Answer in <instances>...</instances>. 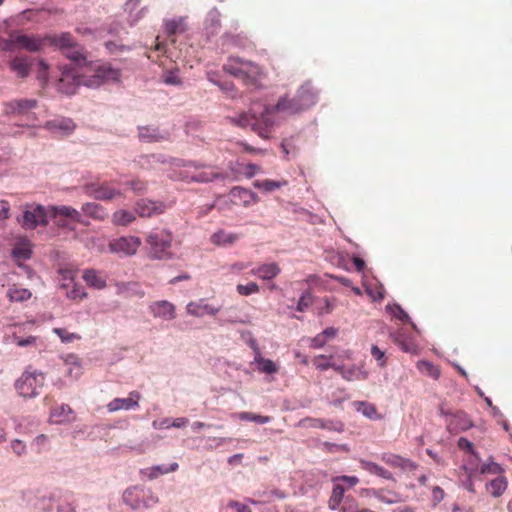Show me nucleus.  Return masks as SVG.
Masks as SVG:
<instances>
[{"instance_id": "nucleus-1", "label": "nucleus", "mask_w": 512, "mask_h": 512, "mask_svg": "<svg viewBox=\"0 0 512 512\" xmlns=\"http://www.w3.org/2000/svg\"><path fill=\"white\" fill-rule=\"evenodd\" d=\"M63 55L72 61L74 66L62 67L61 77L59 79V90L67 95L76 93L77 87L83 85L89 88L100 86L105 81H118L121 73L118 69L112 68L109 64L98 65L91 70L93 75L87 76L80 74L77 68L88 65L86 50L77 41L75 47H71L63 52Z\"/></svg>"}, {"instance_id": "nucleus-2", "label": "nucleus", "mask_w": 512, "mask_h": 512, "mask_svg": "<svg viewBox=\"0 0 512 512\" xmlns=\"http://www.w3.org/2000/svg\"><path fill=\"white\" fill-rule=\"evenodd\" d=\"M264 109L259 116L255 112H242L235 116H228L227 120L235 126L241 128L251 127V130L257 133L261 138H269L271 128L274 126L275 121L267 116Z\"/></svg>"}, {"instance_id": "nucleus-3", "label": "nucleus", "mask_w": 512, "mask_h": 512, "mask_svg": "<svg viewBox=\"0 0 512 512\" xmlns=\"http://www.w3.org/2000/svg\"><path fill=\"white\" fill-rule=\"evenodd\" d=\"M223 69L248 86L256 85L262 76V69L259 65L238 57H230Z\"/></svg>"}, {"instance_id": "nucleus-4", "label": "nucleus", "mask_w": 512, "mask_h": 512, "mask_svg": "<svg viewBox=\"0 0 512 512\" xmlns=\"http://www.w3.org/2000/svg\"><path fill=\"white\" fill-rule=\"evenodd\" d=\"M38 106L36 99L18 98L3 103L2 113L10 118L21 121L19 126H30V122L35 121L36 117L33 112Z\"/></svg>"}, {"instance_id": "nucleus-5", "label": "nucleus", "mask_w": 512, "mask_h": 512, "mask_svg": "<svg viewBox=\"0 0 512 512\" xmlns=\"http://www.w3.org/2000/svg\"><path fill=\"white\" fill-rule=\"evenodd\" d=\"M173 235L167 229H153L146 237L149 246L148 256L153 260H168L171 258L170 251Z\"/></svg>"}, {"instance_id": "nucleus-6", "label": "nucleus", "mask_w": 512, "mask_h": 512, "mask_svg": "<svg viewBox=\"0 0 512 512\" xmlns=\"http://www.w3.org/2000/svg\"><path fill=\"white\" fill-rule=\"evenodd\" d=\"M122 501L132 510L149 509L159 501L150 488L143 485H133L126 488L122 494Z\"/></svg>"}, {"instance_id": "nucleus-7", "label": "nucleus", "mask_w": 512, "mask_h": 512, "mask_svg": "<svg viewBox=\"0 0 512 512\" xmlns=\"http://www.w3.org/2000/svg\"><path fill=\"white\" fill-rule=\"evenodd\" d=\"M219 177L220 174L217 173L212 167L198 165L194 162L184 163L181 169L178 171V178L187 183H207Z\"/></svg>"}, {"instance_id": "nucleus-8", "label": "nucleus", "mask_w": 512, "mask_h": 512, "mask_svg": "<svg viewBox=\"0 0 512 512\" xmlns=\"http://www.w3.org/2000/svg\"><path fill=\"white\" fill-rule=\"evenodd\" d=\"M45 374L41 371L23 372L21 377L15 382V389L19 395L25 398H35L40 394L39 389L44 386Z\"/></svg>"}, {"instance_id": "nucleus-9", "label": "nucleus", "mask_w": 512, "mask_h": 512, "mask_svg": "<svg viewBox=\"0 0 512 512\" xmlns=\"http://www.w3.org/2000/svg\"><path fill=\"white\" fill-rule=\"evenodd\" d=\"M50 217L49 209L40 204H26L23 210L22 226L25 229H34L38 225L46 226Z\"/></svg>"}, {"instance_id": "nucleus-10", "label": "nucleus", "mask_w": 512, "mask_h": 512, "mask_svg": "<svg viewBox=\"0 0 512 512\" xmlns=\"http://www.w3.org/2000/svg\"><path fill=\"white\" fill-rule=\"evenodd\" d=\"M141 244L142 241L139 237L128 235L111 240L108 249L113 254L126 257L136 254Z\"/></svg>"}, {"instance_id": "nucleus-11", "label": "nucleus", "mask_w": 512, "mask_h": 512, "mask_svg": "<svg viewBox=\"0 0 512 512\" xmlns=\"http://www.w3.org/2000/svg\"><path fill=\"white\" fill-rule=\"evenodd\" d=\"M268 117H271L275 121V115L291 116L304 111L298 101L294 97L283 96L273 106L265 107Z\"/></svg>"}, {"instance_id": "nucleus-12", "label": "nucleus", "mask_w": 512, "mask_h": 512, "mask_svg": "<svg viewBox=\"0 0 512 512\" xmlns=\"http://www.w3.org/2000/svg\"><path fill=\"white\" fill-rule=\"evenodd\" d=\"M84 189L87 195L102 201H111L123 196V193L109 182L90 183L85 185Z\"/></svg>"}, {"instance_id": "nucleus-13", "label": "nucleus", "mask_w": 512, "mask_h": 512, "mask_svg": "<svg viewBox=\"0 0 512 512\" xmlns=\"http://www.w3.org/2000/svg\"><path fill=\"white\" fill-rule=\"evenodd\" d=\"M310 308L317 311L318 315L322 316L324 315L323 309L325 308L326 313H328L333 309V304L327 297L314 299L309 292H306L300 297L297 310L303 312Z\"/></svg>"}, {"instance_id": "nucleus-14", "label": "nucleus", "mask_w": 512, "mask_h": 512, "mask_svg": "<svg viewBox=\"0 0 512 512\" xmlns=\"http://www.w3.org/2000/svg\"><path fill=\"white\" fill-rule=\"evenodd\" d=\"M13 44L30 52H37L46 46V35H17L12 39Z\"/></svg>"}, {"instance_id": "nucleus-15", "label": "nucleus", "mask_w": 512, "mask_h": 512, "mask_svg": "<svg viewBox=\"0 0 512 512\" xmlns=\"http://www.w3.org/2000/svg\"><path fill=\"white\" fill-rule=\"evenodd\" d=\"M167 206L163 202L141 199L136 202L135 211L140 217H152L165 212Z\"/></svg>"}, {"instance_id": "nucleus-16", "label": "nucleus", "mask_w": 512, "mask_h": 512, "mask_svg": "<svg viewBox=\"0 0 512 512\" xmlns=\"http://www.w3.org/2000/svg\"><path fill=\"white\" fill-rule=\"evenodd\" d=\"M229 196L234 204L245 207L259 202V197L255 192L241 186L233 187L229 192Z\"/></svg>"}, {"instance_id": "nucleus-17", "label": "nucleus", "mask_w": 512, "mask_h": 512, "mask_svg": "<svg viewBox=\"0 0 512 512\" xmlns=\"http://www.w3.org/2000/svg\"><path fill=\"white\" fill-rule=\"evenodd\" d=\"M303 427L321 428L336 432L344 431V423L340 420H326L321 418L306 417L300 421Z\"/></svg>"}, {"instance_id": "nucleus-18", "label": "nucleus", "mask_w": 512, "mask_h": 512, "mask_svg": "<svg viewBox=\"0 0 512 512\" xmlns=\"http://www.w3.org/2000/svg\"><path fill=\"white\" fill-rule=\"evenodd\" d=\"M76 39L70 32H62L59 34H46V46H52L60 50L62 53L75 47Z\"/></svg>"}, {"instance_id": "nucleus-19", "label": "nucleus", "mask_w": 512, "mask_h": 512, "mask_svg": "<svg viewBox=\"0 0 512 512\" xmlns=\"http://www.w3.org/2000/svg\"><path fill=\"white\" fill-rule=\"evenodd\" d=\"M44 128L57 135L68 136L74 132L76 125L70 118H56L47 121Z\"/></svg>"}, {"instance_id": "nucleus-20", "label": "nucleus", "mask_w": 512, "mask_h": 512, "mask_svg": "<svg viewBox=\"0 0 512 512\" xmlns=\"http://www.w3.org/2000/svg\"><path fill=\"white\" fill-rule=\"evenodd\" d=\"M138 137L141 142L154 143L168 140L169 133L160 131L159 128L155 126H139Z\"/></svg>"}, {"instance_id": "nucleus-21", "label": "nucleus", "mask_w": 512, "mask_h": 512, "mask_svg": "<svg viewBox=\"0 0 512 512\" xmlns=\"http://www.w3.org/2000/svg\"><path fill=\"white\" fill-rule=\"evenodd\" d=\"M140 394L137 391L129 393L127 398H114L108 405L109 412H115L118 410H133L139 406Z\"/></svg>"}, {"instance_id": "nucleus-22", "label": "nucleus", "mask_w": 512, "mask_h": 512, "mask_svg": "<svg viewBox=\"0 0 512 512\" xmlns=\"http://www.w3.org/2000/svg\"><path fill=\"white\" fill-rule=\"evenodd\" d=\"M390 337L404 352L413 353L416 351L412 333L408 329L401 328L396 332H390Z\"/></svg>"}, {"instance_id": "nucleus-23", "label": "nucleus", "mask_w": 512, "mask_h": 512, "mask_svg": "<svg viewBox=\"0 0 512 512\" xmlns=\"http://www.w3.org/2000/svg\"><path fill=\"white\" fill-rule=\"evenodd\" d=\"M164 27L168 40L171 44H175L176 36L185 33L187 30L186 18L179 17L176 19L166 20Z\"/></svg>"}, {"instance_id": "nucleus-24", "label": "nucleus", "mask_w": 512, "mask_h": 512, "mask_svg": "<svg viewBox=\"0 0 512 512\" xmlns=\"http://www.w3.org/2000/svg\"><path fill=\"white\" fill-rule=\"evenodd\" d=\"M73 272L70 270L63 271L64 279H69V283L62 284V288L66 290V296L72 300H82L87 296L84 288L81 285H77L73 280Z\"/></svg>"}, {"instance_id": "nucleus-25", "label": "nucleus", "mask_w": 512, "mask_h": 512, "mask_svg": "<svg viewBox=\"0 0 512 512\" xmlns=\"http://www.w3.org/2000/svg\"><path fill=\"white\" fill-rule=\"evenodd\" d=\"M295 98L302 109L306 110L316 103V92L310 83H305L298 89Z\"/></svg>"}, {"instance_id": "nucleus-26", "label": "nucleus", "mask_w": 512, "mask_h": 512, "mask_svg": "<svg viewBox=\"0 0 512 512\" xmlns=\"http://www.w3.org/2000/svg\"><path fill=\"white\" fill-rule=\"evenodd\" d=\"M280 272L281 268L275 262L260 264L250 271L252 275L258 276L260 279L263 280L274 279L280 274Z\"/></svg>"}, {"instance_id": "nucleus-27", "label": "nucleus", "mask_w": 512, "mask_h": 512, "mask_svg": "<svg viewBox=\"0 0 512 512\" xmlns=\"http://www.w3.org/2000/svg\"><path fill=\"white\" fill-rule=\"evenodd\" d=\"M151 311L156 318L173 319L175 318L174 305L168 301H157L151 305Z\"/></svg>"}, {"instance_id": "nucleus-28", "label": "nucleus", "mask_w": 512, "mask_h": 512, "mask_svg": "<svg viewBox=\"0 0 512 512\" xmlns=\"http://www.w3.org/2000/svg\"><path fill=\"white\" fill-rule=\"evenodd\" d=\"M82 278L90 287L95 289H103L106 287V276L103 272L95 269H86Z\"/></svg>"}, {"instance_id": "nucleus-29", "label": "nucleus", "mask_w": 512, "mask_h": 512, "mask_svg": "<svg viewBox=\"0 0 512 512\" xmlns=\"http://www.w3.org/2000/svg\"><path fill=\"white\" fill-rule=\"evenodd\" d=\"M50 217L57 218L58 216H62L68 218L74 222L81 221V214L79 211L70 206H51L49 207Z\"/></svg>"}, {"instance_id": "nucleus-30", "label": "nucleus", "mask_w": 512, "mask_h": 512, "mask_svg": "<svg viewBox=\"0 0 512 512\" xmlns=\"http://www.w3.org/2000/svg\"><path fill=\"white\" fill-rule=\"evenodd\" d=\"M210 239L217 246H231L240 239V235L225 230H218L211 235Z\"/></svg>"}, {"instance_id": "nucleus-31", "label": "nucleus", "mask_w": 512, "mask_h": 512, "mask_svg": "<svg viewBox=\"0 0 512 512\" xmlns=\"http://www.w3.org/2000/svg\"><path fill=\"white\" fill-rule=\"evenodd\" d=\"M56 503V496L53 493H46L39 496H35L32 506L38 510L43 512H50L53 509L54 504Z\"/></svg>"}, {"instance_id": "nucleus-32", "label": "nucleus", "mask_w": 512, "mask_h": 512, "mask_svg": "<svg viewBox=\"0 0 512 512\" xmlns=\"http://www.w3.org/2000/svg\"><path fill=\"white\" fill-rule=\"evenodd\" d=\"M82 211L89 217L103 221L107 218V210L100 204L95 202H88L83 204Z\"/></svg>"}, {"instance_id": "nucleus-33", "label": "nucleus", "mask_w": 512, "mask_h": 512, "mask_svg": "<svg viewBox=\"0 0 512 512\" xmlns=\"http://www.w3.org/2000/svg\"><path fill=\"white\" fill-rule=\"evenodd\" d=\"M12 256L15 258L19 267L25 269L26 272L28 273V276L30 277L31 276L30 268L28 266H25V265L19 263L20 260H26L31 257V249H30L29 245L26 243L17 244L12 250Z\"/></svg>"}, {"instance_id": "nucleus-34", "label": "nucleus", "mask_w": 512, "mask_h": 512, "mask_svg": "<svg viewBox=\"0 0 512 512\" xmlns=\"http://www.w3.org/2000/svg\"><path fill=\"white\" fill-rule=\"evenodd\" d=\"M136 220L135 213L125 209L116 210L111 221L115 226H128Z\"/></svg>"}, {"instance_id": "nucleus-35", "label": "nucleus", "mask_w": 512, "mask_h": 512, "mask_svg": "<svg viewBox=\"0 0 512 512\" xmlns=\"http://www.w3.org/2000/svg\"><path fill=\"white\" fill-rule=\"evenodd\" d=\"M254 362L262 373L274 374L278 371L277 365L272 360L264 358L261 351L254 355Z\"/></svg>"}, {"instance_id": "nucleus-36", "label": "nucleus", "mask_w": 512, "mask_h": 512, "mask_svg": "<svg viewBox=\"0 0 512 512\" xmlns=\"http://www.w3.org/2000/svg\"><path fill=\"white\" fill-rule=\"evenodd\" d=\"M353 405L355 406L358 412L362 413V415L367 417L368 419L374 420L380 418L374 404L365 401H355Z\"/></svg>"}, {"instance_id": "nucleus-37", "label": "nucleus", "mask_w": 512, "mask_h": 512, "mask_svg": "<svg viewBox=\"0 0 512 512\" xmlns=\"http://www.w3.org/2000/svg\"><path fill=\"white\" fill-rule=\"evenodd\" d=\"M10 66L13 71L17 73L19 77H26L30 72V62L26 57H16L14 58Z\"/></svg>"}, {"instance_id": "nucleus-38", "label": "nucleus", "mask_w": 512, "mask_h": 512, "mask_svg": "<svg viewBox=\"0 0 512 512\" xmlns=\"http://www.w3.org/2000/svg\"><path fill=\"white\" fill-rule=\"evenodd\" d=\"M507 488V481L505 477H496L486 484V489L493 497H499Z\"/></svg>"}, {"instance_id": "nucleus-39", "label": "nucleus", "mask_w": 512, "mask_h": 512, "mask_svg": "<svg viewBox=\"0 0 512 512\" xmlns=\"http://www.w3.org/2000/svg\"><path fill=\"white\" fill-rule=\"evenodd\" d=\"M337 482L338 481L334 482L332 494L328 501L331 510H336L344 498L345 488Z\"/></svg>"}, {"instance_id": "nucleus-40", "label": "nucleus", "mask_w": 512, "mask_h": 512, "mask_svg": "<svg viewBox=\"0 0 512 512\" xmlns=\"http://www.w3.org/2000/svg\"><path fill=\"white\" fill-rule=\"evenodd\" d=\"M457 446L459 449L463 450L465 453H468L471 455V464H475L478 461H480V455L475 450L474 444L468 440L466 437H460L457 441Z\"/></svg>"}, {"instance_id": "nucleus-41", "label": "nucleus", "mask_w": 512, "mask_h": 512, "mask_svg": "<svg viewBox=\"0 0 512 512\" xmlns=\"http://www.w3.org/2000/svg\"><path fill=\"white\" fill-rule=\"evenodd\" d=\"M287 185V181H274L270 179L265 180H256L253 182V186L257 189H260L264 192H272L276 189H279L283 186Z\"/></svg>"}, {"instance_id": "nucleus-42", "label": "nucleus", "mask_w": 512, "mask_h": 512, "mask_svg": "<svg viewBox=\"0 0 512 512\" xmlns=\"http://www.w3.org/2000/svg\"><path fill=\"white\" fill-rule=\"evenodd\" d=\"M363 468L371 474L380 476L384 479L392 480V473L388 470L384 469L382 466L371 462V461H362Z\"/></svg>"}, {"instance_id": "nucleus-43", "label": "nucleus", "mask_w": 512, "mask_h": 512, "mask_svg": "<svg viewBox=\"0 0 512 512\" xmlns=\"http://www.w3.org/2000/svg\"><path fill=\"white\" fill-rule=\"evenodd\" d=\"M7 296L11 301L22 302L28 300L32 296V293L26 288L14 285L8 289Z\"/></svg>"}, {"instance_id": "nucleus-44", "label": "nucleus", "mask_w": 512, "mask_h": 512, "mask_svg": "<svg viewBox=\"0 0 512 512\" xmlns=\"http://www.w3.org/2000/svg\"><path fill=\"white\" fill-rule=\"evenodd\" d=\"M117 288L118 293L125 297H131L133 295H137L139 297L143 296V292L140 290V286L136 282L121 283L117 285Z\"/></svg>"}, {"instance_id": "nucleus-45", "label": "nucleus", "mask_w": 512, "mask_h": 512, "mask_svg": "<svg viewBox=\"0 0 512 512\" xmlns=\"http://www.w3.org/2000/svg\"><path fill=\"white\" fill-rule=\"evenodd\" d=\"M417 368L420 372L432 377L433 379H438L440 377L439 367L430 361L419 360L417 362Z\"/></svg>"}, {"instance_id": "nucleus-46", "label": "nucleus", "mask_w": 512, "mask_h": 512, "mask_svg": "<svg viewBox=\"0 0 512 512\" xmlns=\"http://www.w3.org/2000/svg\"><path fill=\"white\" fill-rule=\"evenodd\" d=\"M187 309L191 315L199 318L212 316L214 314L213 309L210 308L207 304L190 303L187 306Z\"/></svg>"}, {"instance_id": "nucleus-47", "label": "nucleus", "mask_w": 512, "mask_h": 512, "mask_svg": "<svg viewBox=\"0 0 512 512\" xmlns=\"http://www.w3.org/2000/svg\"><path fill=\"white\" fill-rule=\"evenodd\" d=\"M475 473L485 475V474H491V475H498L503 472V468L500 464L491 461L489 463H484L480 466V468L473 469Z\"/></svg>"}, {"instance_id": "nucleus-48", "label": "nucleus", "mask_w": 512, "mask_h": 512, "mask_svg": "<svg viewBox=\"0 0 512 512\" xmlns=\"http://www.w3.org/2000/svg\"><path fill=\"white\" fill-rule=\"evenodd\" d=\"M239 419L243 421L255 422L257 424H266L271 420L269 416H263L252 412H241L239 414Z\"/></svg>"}, {"instance_id": "nucleus-49", "label": "nucleus", "mask_w": 512, "mask_h": 512, "mask_svg": "<svg viewBox=\"0 0 512 512\" xmlns=\"http://www.w3.org/2000/svg\"><path fill=\"white\" fill-rule=\"evenodd\" d=\"M162 81L166 85L178 86L182 84V80L178 75L177 69L165 71L162 75Z\"/></svg>"}, {"instance_id": "nucleus-50", "label": "nucleus", "mask_w": 512, "mask_h": 512, "mask_svg": "<svg viewBox=\"0 0 512 512\" xmlns=\"http://www.w3.org/2000/svg\"><path fill=\"white\" fill-rule=\"evenodd\" d=\"M236 290L241 296H249L251 294L258 293L260 291V287L256 282H249L245 285L238 284Z\"/></svg>"}, {"instance_id": "nucleus-51", "label": "nucleus", "mask_w": 512, "mask_h": 512, "mask_svg": "<svg viewBox=\"0 0 512 512\" xmlns=\"http://www.w3.org/2000/svg\"><path fill=\"white\" fill-rule=\"evenodd\" d=\"M53 332L57 334L63 343H71L74 340L80 339V335L77 333H70L63 328H54Z\"/></svg>"}, {"instance_id": "nucleus-52", "label": "nucleus", "mask_w": 512, "mask_h": 512, "mask_svg": "<svg viewBox=\"0 0 512 512\" xmlns=\"http://www.w3.org/2000/svg\"><path fill=\"white\" fill-rule=\"evenodd\" d=\"M125 185L129 187L135 194H143L147 190V184L145 181L140 179H133L125 182Z\"/></svg>"}, {"instance_id": "nucleus-53", "label": "nucleus", "mask_w": 512, "mask_h": 512, "mask_svg": "<svg viewBox=\"0 0 512 512\" xmlns=\"http://www.w3.org/2000/svg\"><path fill=\"white\" fill-rule=\"evenodd\" d=\"M73 410L70 408L67 404H62L60 407L56 408L52 416L59 418L58 422H64L68 421L69 418L67 417L68 414H72Z\"/></svg>"}, {"instance_id": "nucleus-54", "label": "nucleus", "mask_w": 512, "mask_h": 512, "mask_svg": "<svg viewBox=\"0 0 512 512\" xmlns=\"http://www.w3.org/2000/svg\"><path fill=\"white\" fill-rule=\"evenodd\" d=\"M241 339L245 342L254 352V355L260 352V348L256 339L253 337L252 333L249 331L241 332Z\"/></svg>"}, {"instance_id": "nucleus-55", "label": "nucleus", "mask_w": 512, "mask_h": 512, "mask_svg": "<svg viewBox=\"0 0 512 512\" xmlns=\"http://www.w3.org/2000/svg\"><path fill=\"white\" fill-rule=\"evenodd\" d=\"M371 355L377 361V365L381 368L386 366V355L385 351L381 350L377 345H372Z\"/></svg>"}, {"instance_id": "nucleus-56", "label": "nucleus", "mask_w": 512, "mask_h": 512, "mask_svg": "<svg viewBox=\"0 0 512 512\" xmlns=\"http://www.w3.org/2000/svg\"><path fill=\"white\" fill-rule=\"evenodd\" d=\"M323 446L326 451L331 452V453L337 452V451H343V452L348 453L350 451V447L348 444H336V443L326 441L323 443Z\"/></svg>"}, {"instance_id": "nucleus-57", "label": "nucleus", "mask_w": 512, "mask_h": 512, "mask_svg": "<svg viewBox=\"0 0 512 512\" xmlns=\"http://www.w3.org/2000/svg\"><path fill=\"white\" fill-rule=\"evenodd\" d=\"M388 309L396 320H409L408 314L400 306L393 305L392 307L389 306Z\"/></svg>"}, {"instance_id": "nucleus-58", "label": "nucleus", "mask_w": 512, "mask_h": 512, "mask_svg": "<svg viewBox=\"0 0 512 512\" xmlns=\"http://www.w3.org/2000/svg\"><path fill=\"white\" fill-rule=\"evenodd\" d=\"M203 428L219 430V429H222L223 426L222 425H215V424L204 423V422H200V421L193 422L192 425H191V429H192V431L194 433L199 432V430L203 429Z\"/></svg>"}, {"instance_id": "nucleus-59", "label": "nucleus", "mask_w": 512, "mask_h": 512, "mask_svg": "<svg viewBox=\"0 0 512 512\" xmlns=\"http://www.w3.org/2000/svg\"><path fill=\"white\" fill-rule=\"evenodd\" d=\"M35 341H36V337H34V336H28V337L23 338V337L14 335V342L19 347L31 346L35 343Z\"/></svg>"}, {"instance_id": "nucleus-60", "label": "nucleus", "mask_w": 512, "mask_h": 512, "mask_svg": "<svg viewBox=\"0 0 512 512\" xmlns=\"http://www.w3.org/2000/svg\"><path fill=\"white\" fill-rule=\"evenodd\" d=\"M310 347L314 349L322 348L326 344L325 337L323 336L322 332L317 334L315 337L310 338Z\"/></svg>"}, {"instance_id": "nucleus-61", "label": "nucleus", "mask_w": 512, "mask_h": 512, "mask_svg": "<svg viewBox=\"0 0 512 512\" xmlns=\"http://www.w3.org/2000/svg\"><path fill=\"white\" fill-rule=\"evenodd\" d=\"M227 508L235 510V512H251L247 505L235 500H230L227 504Z\"/></svg>"}, {"instance_id": "nucleus-62", "label": "nucleus", "mask_w": 512, "mask_h": 512, "mask_svg": "<svg viewBox=\"0 0 512 512\" xmlns=\"http://www.w3.org/2000/svg\"><path fill=\"white\" fill-rule=\"evenodd\" d=\"M11 448L14 453L20 456L25 452L26 445L24 444L23 441L15 439L11 442Z\"/></svg>"}, {"instance_id": "nucleus-63", "label": "nucleus", "mask_w": 512, "mask_h": 512, "mask_svg": "<svg viewBox=\"0 0 512 512\" xmlns=\"http://www.w3.org/2000/svg\"><path fill=\"white\" fill-rule=\"evenodd\" d=\"M154 429H166L171 427V418H162L152 422Z\"/></svg>"}, {"instance_id": "nucleus-64", "label": "nucleus", "mask_w": 512, "mask_h": 512, "mask_svg": "<svg viewBox=\"0 0 512 512\" xmlns=\"http://www.w3.org/2000/svg\"><path fill=\"white\" fill-rule=\"evenodd\" d=\"M340 512H360V509L353 503V501L346 498Z\"/></svg>"}]
</instances>
